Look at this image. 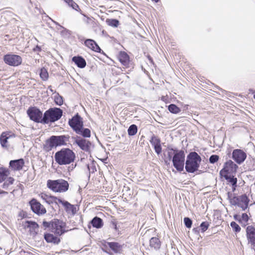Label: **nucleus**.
<instances>
[{
  "instance_id": "1",
  "label": "nucleus",
  "mask_w": 255,
  "mask_h": 255,
  "mask_svg": "<svg viewBox=\"0 0 255 255\" xmlns=\"http://www.w3.org/2000/svg\"><path fill=\"white\" fill-rule=\"evenodd\" d=\"M42 225L45 229L49 228L50 232L54 234L50 233L44 234V238L48 243L58 245L61 241L59 237L68 231L67 229L66 223L56 219L49 222L43 221Z\"/></svg>"
},
{
  "instance_id": "2",
  "label": "nucleus",
  "mask_w": 255,
  "mask_h": 255,
  "mask_svg": "<svg viewBox=\"0 0 255 255\" xmlns=\"http://www.w3.org/2000/svg\"><path fill=\"white\" fill-rule=\"evenodd\" d=\"M75 158L74 152L68 148H62L56 152L54 155L56 162L60 165L70 164L74 162Z\"/></svg>"
},
{
  "instance_id": "3",
  "label": "nucleus",
  "mask_w": 255,
  "mask_h": 255,
  "mask_svg": "<svg viewBox=\"0 0 255 255\" xmlns=\"http://www.w3.org/2000/svg\"><path fill=\"white\" fill-rule=\"evenodd\" d=\"M47 187L55 193H65L69 188V184L67 181L63 179L56 180L48 179L46 183Z\"/></svg>"
},
{
  "instance_id": "4",
  "label": "nucleus",
  "mask_w": 255,
  "mask_h": 255,
  "mask_svg": "<svg viewBox=\"0 0 255 255\" xmlns=\"http://www.w3.org/2000/svg\"><path fill=\"white\" fill-rule=\"evenodd\" d=\"M68 137L65 135H52L47 139L43 146V149L48 152L54 147L66 144Z\"/></svg>"
},
{
  "instance_id": "5",
  "label": "nucleus",
  "mask_w": 255,
  "mask_h": 255,
  "mask_svg": "<svg viewBox=\"0 0 255 255\" xmlns=\"http://www.w3.org/2000/svg\"><path fill=\"white\" fill-rule=\"evenodd\" d=\"M62 114V110L60 108H50L43 114V123L44 124L54 123L61 118Z\"/></svg>"
},
{
  "instance_id": "6",
  "label": "nucleus",
  "mask_w": 255,
  "mask_h": 255,
  "mask_svg": "<svg viewBox=\"0 0 255 255\" xmlns=\"http://www.w3.org/2000/svg\"><path fill=\"white\" fill-rule=\"evenodd\" d=\"M201 161L200 156L195 152L190 153L186 162L185 168L188 172L193 173L198 170Z\"/></svg>"
},
{
  "instance_id": "7",
  "label": "nucleus",
  "mask_w": 255,
  "mask_h": 255,
  "mask_svg": "<svg viewBox=\"0 0 255 255\" xmlns=\"http://www.w3.org/2000/svg\"><path fill=\"white\" fill-rule=\"evenodd\" d=\"M10 174L9 169L5 167H0V183L3 182L2 188L8 189L9 186L12 185L15 179L12 177H8Z\"/></svg>"
},
{
  "instance_id": "8",
  "label": "nucleus",
  "mask_w": 255,
  "mask_h": 255,
  "mask_svg": "<svg viewBox=\"0 0 255 255\" xmlns=\"http://www.w3.org/2000/svg\"><path fill=\"white\" fill-rule=\"evenodd\" d=\"M27 114L31 121L36 123L43 124V115L42 112L38 108L30 107L27 110Z\"/></svg>"
},
{
  "instance_id": "9",
  "label": "nucleus",
  "mask_w": 255,
  "mask_h": 255,
  "mask_svg": "<svg viewBox=\"0 0 255 255\" xmlns=\"http://www.w3.org/2000/svg\"><path fill=\"white\" fill-rule=\"evenodd\" d=\"M238 168V166L232 160H228L224 163L220 174L221 176L233 175L236 173Z\"/></svg>"
},
{
  "instance_id": "10",
  "label": "nucleus",
  "mask_w": 255,
  "mask_h": 255,
  "mask_svg": "<svg viewBox=\"0 0 255 255\" xmlns=\"http://www.w3.org/2000/svg\"><path fill=\"white\" fill-rule=\"evenodd\" d=\"M4 63L11 66H18L22 63V59L21 56L12 54H7L3 56Z\"/></svg>"
},
{
  "instance_id": "11",
  "label": "nucleus",
  "mask_w": 255,
  "mask_h": 255,
  "mask_svg": "<svg viewBox=\"0 0 255 255\" xmlns=\"http://www.w3.org/2000/svg\"><path fill=\"white\" fill-rule=\"evenodd\" d=\"M68 124L76 133L80 132L81 128L83 127L82 118L78 113L69 120Z\"/></svg>"
},
{
  "instance_id": "12",
  "label": "nucleus",
  "mask_w": 255,
  "mask_h": 255,
  "mask_svg": "<svg viewBox=\"0 0 255 255\" xmlns=\"http://www.w3.org/2000/svg\"><path fill=\"white\" fill-rule=\"evenodd\" d=\"M29 204L31 207L32 211L38 215H44L47 212L46 209L44 206L35 198H32L29 202Z\"/></svg>"
},
{
  "instance_id": "13",
  "label": "nucleus",
  "mask_w": 255,
  "mask_h": 255,
  "mask_svg": "<svg viewBox=\"0 0 255 255\" xmlns=\"http://www.w3.org/2000/svg\"><path fill=\"white\" fill-rule=\"evenodd\" d=\"M75 143L83 150L90 151L92 145L91 142L84 138L77 137L75 139Z\"/></svg>"
},
{
  "instance_id": "14",
  "label": "nucleus",
  "mask_w": 255,
  "mask_h": 255,
  "mask_svg": "<svg viewBox=\"0 0 255 255\" xmlns=\"http://www.w3.org/2000/svg\"><path fill=\"white\" fill-rule=\"evenodd\" d=\"M23 228L29 229L31 236L35 237L37 234V230L39 228L38 224L34 221H26L23 223Z\"/></svg>"
},
{
  "instance_id": "15",
  "label": "nucleus",
  "mask_w": 255,
  "mask_h": 255,
  "mask_svg": "<svg viewBox=\"0 0 255 255\" xmlns=\"http://www.w3.org/2000/svg\"><path fill=\"white\" fill-rule=\"evenodd\" d=\"M117 58L121 64L126 68L130 67L131 61L129 55L125 51H120L119 52Z\"/></svg>"
},
{
  "instance_id": "16",
  "label": "nucleus",
  "mask_w": 255,
  "mask_h": 255,
  "mask_svg": "<svg viewBox=\"0 0 255 255\" xmlns=\"http://www.w3.org/2000/svg\"><path fill=\"white\" fill-rule=\"evenodd\" d=\"M232 157L237 163L241 164L245 160L247 155L243 150L236 149L233 150Z\"/></svg>"
},
{
  "instance_id": "17",
  "label": "nucleus",
  "mask_w": 255,
  "mask_h": 255,
  "mask_svg": "<svg viewBox=\"0 0 255 255\" xmlns=\"http://www.w3.org/2000/svg\"><path fill=\"white\" fill-rule=\"evenodd\" d=\"M15 137V134L10 131L2 132L0 135V143L1 146L4 148H7L8 146V139L10 137Z\"/></svg>"
},
{
  "instance_id": "18",
  "label": "nucleus",
  "mask_w": 255,
  "mask_h": 255,
  "mask_svg": "<svg viewBox=\"0 0 255 255\" xmlns=\"http://www.w3.org/2000/svg\"><path fill=\"white\" fill-rule=\"evenodd\" d=\"M59 203L63 205L66 212L68 214L74 215L76 214L77 210H78L77 209V205H72L67 201L62 200H59Z\"/></svg>"
},
{
  "instance_id": "19",
  "label": "nucleus",
  "mask_w": 255,
  "mask_h": 255,
  "mask_svg": "<svg viewBox=\"0 0 255 255\" xmlns=\"http://www.w3.org/2000/svg\"><path fill=\"white\" fill-rule=\"evenodd\" d=\"M84 45L91 50L97 53H101L102 49L97 42L92 39H87L84 41Z\"/></svg>"
},
{
  "instance_id": "20",
  "label": "nucleus",
  "mask_w": 255,
  "mask_h": 255,
  "mask_svg": "<svg viewBox=\"0 0 255 255\" xmlns=\"http://www.w3.org/2000/svg\"><path fill=\"white\" fill-rule=\"evenodd\" d=\"M24 165V161L22 158L10 160L9 163V167L13 171L21 170Z\"/></svg>"
},
{
  "instance_id": "21",
  "label": "nucleus",
  "mask_w": 255,
  "mask_h": 255,
  "mask_svg": "<svg viewBox=\"0 0 255 255\" xmlns=\"http://www.w3.org/2000/svg\"><path fill=\"white\" fill-rule=\"evenodd\" d=\"M149 141L151 145L154 147L155 152L157 154H160L162 151V147L160 143L161 140L160 138L158 137L153 135L151 137Z\"/></svg>"
},
{
  "instance_id": "22",
  "label": "nucleus",
  "mask_w": 255,
  "mask_h": 255,
  "mask_svg": "<svg viewBox=\"0 0 255 255\" xmlns=\"http://www.w3.org/2000/svg\"><path fill=\"white\" fill-rule=\"evenodd\" d=\"M185 154L184 151H180L176 153V170L182 171L184 169Z\"/></svg>"
},
{
  "instance_id": "23",
  "label": "nucleus",
  "mask_w": 255,
  "mask_h": 255,
  "mask_svg": "<svg viewBox=\"0 0 255 255\" xmlns=\"http://www.w3.org/2000/svg\"><path fill=\"white\" fill-rule=\"evenodd\" d=\"M246 232L249 243L255 247V228L249 226L247 228Z\"/></svg>"
},
{
  "instance_id": "24",
  "label": "nucleus",
  "mask_w": 255,
  "mask_h": 255,
  "mask_svg": "<svg viewBox=\"0 0 255 255\" xmlns=\"http://www.w3.org/2000/svg\"><path fill=\"white\" fill-rule=\"evenodd\" d=\"M238 205L243 210H246L248 207L249 202V199L246 195H242L237 198Z\"/></svg>"
},
{
  "instance_id": "25",
  "label": "nucleus",
  "mask_w": 255,
  "mask_h": 255,
  "mask_svg": "<svg viewBox=\"0 0 255 255\" xmlns=\"http://www.w3.org/2000/svg\"><path fill=\"white\" fill-rule=\"evenodd\" d=\"M227 180V184L231 186L232 190L235 191L237 187L238 179L233 175L222 176Z\"/></svg>"
},
{
  "instance_id": "26",
  "label": "nucleus",
  "mask_w": 255,
  "mask_h": 255,
  "mask_svg": "<svg viewBox=\"0 0 255 255\" xmlns=\"http://www.w3.org/2000/svg\"><path fill=\"white\" fill-rule=\"evenodd\" d=\"M161 243L157 237H152L149 240V246L151 249L157 251L161 247Z\"/></svg>"
},
{
  "instance_id": "27",
  "label": "nucleus",
  "mask_w": 255,
  "mask_h": 255,
  "mask_svg": "<svg viewBox=\"0 0 255 255\" xmlns=\"http://www.w3.org/2000/svg\"><path fill=\"white\" fill-rule=\"evenodd\" d=\"M72 61L80 68H84L86 65V62L84 58L81 56H74L72 58Z\"/></svg>"
},
{
  "instance_id": "28",
  "label": "nucleus",
  "mask_w": 255,
  "mask_h": 255,
  "mask_svg": "<svg viewBox=\"0 0 255 255\" xmlns=\"http://www.w3.org/2000/svg\"><path fill=\"white\" fill-rule=\"evenodd\" d=\"M110 249L115 253H120L122 250V246L117 242H108Z\"/></svg>"
},
{
  "instance_id": "29",
  "label": "nucleus",
  "mask_w": 255,
  "mask_h": 255,
  "mask_svg": "<svg viewBox=\"0 0 255 255\" xmlns=\"http://www.w3.org/2000/svg\"><path fill=\"white\" fill-rule=\"evenodd\" d=\"M234 219L238 221L242 226H246L249 220V217L247 214L243 213L241 217L237 215H235Z\"/></svg>"
},
{
  "instance_id": "30",
  "label": "nucleus",
  "mask_w": 255,
  "mask_h": 255,
  "mask_svg": "<svg viewBox=\"0 0 255 255\" xmlns=\"http://www.w3.org/2000/svg\"><path fill=\"white\" fill-rule=\"evenodd\" d=\"M93 227L99 229L103 226V220L98 217H94L91 222Z\"/></svg>"
},
{
  "instance_id": "31",
  "label": "nucleus",
  "mask_w": 255,
  "mask_h": 255,
  "mask_svg": "<svg viewBox=\"0 0 255 255\" xmlns=\"http://www.w3.org/2000/svg\"><path fill=\"white\" fill-rule=\"evenodd\" d=\"M167 159L169 161H172L173 165L175 167V150L173 149H168L167 153Z\"/></svg>"
},
{
  "instance_id": "32",
  "label": "nucleus",
  "mask_w": 255,
  "mask_h": 255,
  "mask_svg": "<svg viewBox=\"0 0 255 255\" xmlns=\"http://www.w3.org/2000/svg\"><path fill=\"white\" fill-rule=\"evenodd\" d=\"M59 200H62L61 199L58 198L56 196L50 195L48 199L46 201V203L49 205L55 203L57 204L59 203Z\"/></svg>"
},
{
  "instance_id": "33",
  "label": "nucleus",
  "mask_w": 255,
  "mask_h": 255,
  "mask_svg": "<svg viewBox=\"0 0 255 255\" xmlns=\"http://www.w3.org/2000/svg\"><path fill=\"white\" fill-rule=\"evenodd\" d=\"M77 133L81 134L84 137H90L91 135V130L89 128H84L83 127L81 128L80 132Z\"/></svg>"
},
{
  "instance_id": "34",
  "label": "nucleus",
  "mask_w": 255,
  "mask_h": 255,
  "mask_svg": "<svg viewBox=\"0 0 255 255\" xmlns=\"http://www.w3.org/2000/svg\"><path fill=\"white\" fill-rule=\"evenodd\" d=\"M70 6L72 7L74 9L79 11L80 8L79 5L73 0H63Z\"/></svg>"
},
{
  "instance_id": "35",
  "label": "nucleus",
  "mask_w": 255,
  "mask_h": 255,
  "mask_svg": "<svg viewBox=\"0 0 255 255\" xmlns=\"http://www.w3.org/2000/svg\"><path fill=\"white\" fill-rule=\"evenodd\" d=\"M40 78L44 81L48 79L49 75L47 70L45 68H42L40 70Z\"/></svg>"
},
{
  "instance_id": "36",
  "label": "nucleus",
  "mask_w": 255,
  "mask_h": 255,
  "mask_svg": "<svg viewBox=\"0 0 255 255\" xmlns=\"http://www.w3.org/2000/svg\"><path fill=\"white\" fill-rule=\"evenodd\" d=\"M137 128L135 125H131L128 130V135L131 136L135 135L137 133Z\"/></svg>"
},
{
  "instance_id": "37",
  "label": "nucleus",
  "mask_w": 255,
  "mask_h": 255,
  "mask_svg": "<svg viewBox=\"0 0 255 255\" xmlns=\"http://www.w3.org/2000/svg\"><path fill=\"white\" fill-rule=\"evenodd\" d=\"M54 102L56 105L61 106L63 103V98L60 96H55Z\"/></svg>"
},
{
  "instance_id": "38",
  "label": "nucleus",
  "mask_w": 255,
  "mask_h": 255,
  "mask_svg": "<svg viewBox=\"0 0 255 255\" xmlns=\"http://www.w3.org/2000/svg\"><path fill=\"white\" fill-rule=\"evenodd\" d=\"M107 22L108 23L109 25L115 27H117L119 23V21L117 19H109L107 20Z\"/></svg>"
},
{
  "instance_id": "39",
  "label": "nucleus",
  "mask_w": 255,
  "mask_h": 255,
  "mask_svg": "<svg viewBox=\"0 0 255 255\" xmlns=\"http://www.w3.org/2000/svg\"><path fill=\"white\" fill-rule=\"evenodd\" d=\"M184 222L186 227L188 228H190L192 226V221L189 218L186 217L184 219Z\"/></svg>"
},
{
  "instance_id": "40",
  "label": "nucleus",
  "mask_w": 255,
  "mask_h": 255,
  "mask_svg": "<svg viewBox=\"0 0 255 255\" xmlns=\"http://www.w3.org/2000/svg\"><path fill=\"white\" fill-rule=\"evenodd\" d=\"M231 226L236 232H239L241 230L240 227L235 222L231 223Z\"/></svg>"
},
{
  "instance_id": "41",
  "label": "nucleus",
  "mask_w": 255,
  "mask_h": 255,
  "mask_svg": "<svg viewBox=\"0 0 255 255\" xmlns=\"http://www.w3.org/2000/svg\"><path fill=\"white\" fill-rule=\"evenodd\" d=\"M49 195H48L45 192H41L38 195L39 197H40L43 200L45 201L46 202L48 199Z\"/></svg>"
},
{
  "instance_id": "42",
  "label": "nucleus",
  "mask_w": 255,
  "mask_h": 255,
  "mask_svg": "<svg viewBox=\"0 0 255 255\" xmlns=\"http://www.w3.org/2000/svg\"><path fill=\"white\" fill-rule=\"evenodd\" d=\"M219 157L217 155H212L209 158V161L211 163H214L218 161Z\"/></svg>"
},
{
  "instance_id": "43",
  "label": "nucleus",
  "mask_w": 255,
  "mask_h": 255,
  "mask_svg": "<svg viewBox=\"0 0 255 255\" xmlns=\"http://www.w3.org/2000/svg\"><path fill=\"white\" fill-rule=\"evenodd\" d=\"M208 226L209 224L207 222H203L200 225V227L202 232H205L206 231L208 228Z\"/></svg>"
},
{
  "instance_id": "44",
  "label": "nucleus",
  "mask_w": 255,
  "mask_h": 255,
  "mask_svg": "<svg viewBox=\"0 0 255 255\" xmlns=\"http://www.w3.org/2000/svg\"><path fill=\"white\" fill-rule=\"evenodd\" d=\"M168 110L169 111L173 113H175V105L174 104H171L168 106Z\"/></svg>"
},
{
  "instance_id": "45",
  "label": "nucleus",
  "mask_w": 255,
  "mask_h": 255,
  "mask_svg": "<svg viewBox=\"0 0 255 255\" xmlns=\"http://www.w3.org/2000/svg\"><path fill=\"white\" fill-rule=\"evenodd\" d=\"M146 57H147V59H148L149 62L151 64H154L153 60L152 57L150 55H147Z\"/></svg>"
},
{
  "instance_id": "46",
  "label": "nucleus",
  "mask_w": 255,
  "mask_h": 255,
  "mask_svg": "<svg viewBox=\"0 0 255 255\" xmlns=\"http://www.w3.org/2000/svg\"><path fill=\"white\" fill-rule=\"evenodd\" d=\"M8 194V192L3 190H0V194H4L6 195Z\"/></svg>"
},
{
  "instance_id": "47",
  "label": "nucleus",
  "mask_w": 255,
  "mask_h": 255,
  "mask_svg": "<svg viewBox=\"0 0 255 255\" xmlns=\"http://www.w3.org/2000/svg\"><path fill=\"white\" fill-rule=\"evenodd\" d=\"M113 224L115 226V229L117 230V224L116 223H113Z\"/></svg>"
},
{
  "instance_id": "48",
  "label": "nucleus",
  "mask_w": 255,
  "mask_h": 255,
  "mask_svg": "<svg viewBox=\"0 0 255 255\" xmlns=\"http://www.w3.org/2000/svg\"><path fill=\"white\" fill-rule=\"evenodd\" d=\"M179 111H180V109L176 107V113H177Z\"/></svg>"
},
{
  "instance_id": "49",
  "label": "nucleus",
  "mask_w": 255,
  "mask_h": 255,
  "mask_svg": "<svg viewBox=\"0 0 255 255\" xmlns=\"http://www.w3.org/2000/svg\"><path fill=\"white\" fill-rule=\"evenodd\" d=\"M151 0L155 2H157L159 1V0Z\"/></svg>"
},
{
  "instance_id": "50",
  "label": "nucleus",
  "mask_w": 255,
  "mask_h": 255,
  "mask_svg": "<svg viewBox=\"0 0 255 255\" xmlns=\"http://www.w3.org/2000/svg\"><path fill=\"white\" fill-rule=\"evenodd\" d=\"M87 167H88V169L90 170V169H89V166L88 165V166H87Z\"/></svg>"
},
{
  "instance_id": "51",
  "label": "nucleus",
  "mask_w": 255,
  "mask_h": 255,
  "mask_svg": "<svg viewBox=\"0 0 255 255\" xmlns=\"http://www.w3.org/2000/svg\"><path fill=\"white\" fill-rule=\"evenodd\" d=\"M254 98L255 99V94H254Z\"/></svg>"
}]
</instances>
